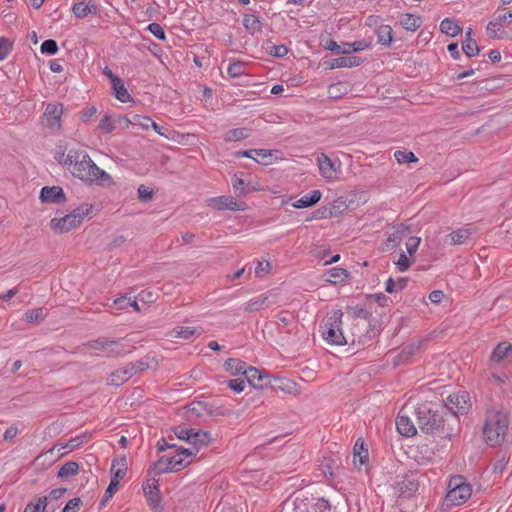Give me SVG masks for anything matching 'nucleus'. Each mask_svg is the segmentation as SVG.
Here are the masks:
<instances>
[{
  "mask_svg": "<svg viewBox=\"0 0 512 512\" xmlns=\"http://www.w3.org/2000/svg\"><path fill=\"white\" fill-rule=\"evenodd\" d=\"M58 161L65 166L72 167L73 176L86 183L99 186L113 183L112 177L100 169L85 151L70 150L66 156L62 153Z\"/></svg>",
  "mask_w": 512,
  "mask_h": 512,
  "instance_id": "f257e3e1",
  "label": "nucleus"
},
{
  "mask_svg": "<svg viewBox=\"0 0 512 512\" xmlns=\"http://www.w3.org/2000/svg\"><path fill=\"white\" fill-rule=\"evenodd\" d=\"M509 427V416L506 410L491 408L486 412L483 435L486 443L492 447L505 440Z\"/></svg>",
  "mask_w": 512,
  "mask_h": 512,
  "instance_id": "f03ea898",
  "label": "nucleus"
},
{
  "mask_svg": "<svg viewBox=\"0 0 512 512\" xmlns=\"http://www.w3.org/2000/svg\"><path fill=\"white\" fill-rule=\"evenodd\" d=\"M416 422L419 429L426 434H434L440 432L443 437L450 438L453 435L452 428H445V419L437 410L432 409L428 404H421L415 409Z\"/></svg>",
  "mask_w": 512,
  "mask_h": 512,
  "instance_id": "7ed1b4c3",
  "label": "nucleus"
},
{
  "mask_svg": "<svg viewBox=\"0 0 512 512\" xmlns=\"http://www.w3.org/2000/svg\"><path fill=\"white\" fill-rule=\"evenodd\" d=\"M175 454L170 456H162L156 463H154L151 472L154 475H160L168 472H176L188 466L191 461L188 458L195 455V452L176 446Z\"/></svg>",
  "mask_w": 512,
  "mask_h": 512,
  "instance_id": "20e7f679",
  "label": "nucleus"
},
{
  "mask_svg": "<svg viewBox=\"0 0 512 512\" xmlns=\"http://www.w3.org/2000/svg\"><path fill=\"white\" fill-rule=\"evenodd\" d=\"M449 491L445 496L443 507L450 509L465 503L472 494L471 486L462 476L456 475L451 477L448 483Z\"/></svg>",
  "mask_w": 512,
  "mask_h": 512,
  "instance_id": "39448f33",
  "label": "nucleus"
},
{
  "mask_svg": "<svg viewBox=\"0 0 512 512\" xmlns=\"http://www.w3.org/2000/svg\"><path fill=\"white\" fill-rule=\"evenodd\" d=\"M92 209L93 206L91 204L80 205L64 217L51 219L50 227L55 233H67L78 227L83 221L84 216L89 215Z\"/></svg>",
  "mask_w": 512,
  "mask_h": 512,
  "instance_id": "423d86ee",
  "label": "nucleus"
},
{
  "mask_svg": "<svg viewBox=\"0 0 512 512\" xmlns=\"http://www.w3.org/2000/svg\"><path fill=\"white\" fill-rule=\"evenodd\" d=\"M343 312L341 310L333 311L329 315L322 328L323 338L330 344L333 345H345L347 340L343 335L341 324H342Z\"/></svg>",
  "mask_w": 512,
  "mask_h": 512,
  "instance_id": "0eeeda50",
  "label": "nucleus"
},
{
  "mask_svg": "<svg viewBox=\"0 0 512 512\" xmlns=\"http://www.w3.org/2000/svg\"><path fill=\"white\" fill-rule=\"evenodd\" d=\"M292 505V512H334L329 502L324 498L297 496Z\"/></svg>",
  "mask_w": 512,
  "mask_h": 512,
  "instance_id": "6e6552de",
  "label": "nucleus"
},
{
  "mask_svg": "<svg viewBox=\"0 0 512 512\" xmlns=\"http://www.w3.org/2000/svg\"><path fill=\"white\" fill-rule=\"evenodd\" d=\"M446 407L452 412L447 419L456 421L457 414H466L471 407L469 393L461 391L450 395L447 398Z\"/></svg>",
  "mask_w": 512,
  "mask_h": 512,
  "instance_id": "1a4fd4ad",
  "label": "nucleus"
},
{
  "mask_svg": "<svg viewBox=\"0 0 512 512\" xmlns=\"http://www.w3.org/2000/svg\"><path fill=\"white\" fill-rule=\"evenodd\" d=\"M87 346L90 349L106 353L108 357H116L126 353L124 345L120 340L97 339L90 341Z\"/></svg>",
  "mask_w": 512,
  "mask_h": 512,
  "instance_id": "9d476101",
  "label": "nucleus"
},
{
  "mask_svg": "<svg viewBox=\"0 0 512 512\" xmlns=\"http://www.w3.org/2000/svg\"><path fill=\"white\" fill-rule=\"evenodd\" d=\"M63 114V105L61 103H49L44 111L46 126L53 132L61 129V116Z\"/></svg>",
  "mask_w": 512,
  "mask_h": 512,
  "instance_id": "9b49d317",
  "label": "nucleus"
},
{
  "mask_svg": "<svg viewBox=\"0 0 512 512\" xmlns=\"http://www.w3.org/2000/svg\"><path fill=\"white\" fill-rule=\"evenodd\" d=\"M143 491L145 497L147 499L148 505L155 512H161V496L158 488V480L155 478L147 480V482L143 485Z\"/></svg>",
  "mask_w": 512,
  "mask_h": 512,
  "instance_id": "f8f14e48",
  "label": "nucleus"
},
{
  "mask_svg": "<svg viewBox=\"0 0 512 512\" xmlns=\"http://www.w3.org/2000/svg\"><path fill=\"white\" fill-rule=\"evenodd\" d=\"M207 206L216 208L219 210H232V211L244 210L246 208V205L244 202L236 201L231 196H219V197L209 198L207 200Z\"/></svg>",
  "mask_w": 512,
  "mask_h": 512,
  "instance_id": "ddd939ff",
  "label": "nucleus"
},
{
  "mask_svg": "<svg viewBox=\"0 0 512 512\" xmlns=\"http://www.w3.org/2000/svg\"><path fill=\"white\" fill-rule=\"evenodd\" d=\"M396 427L398 432L406 437L414 436L417 433V428L414 422L405 414L403 409L397 416Z\"/></svg>",
  "mask_w": 512,
  "mask_h": 512,
  "instance_id": "4468645a",
  "label": "nucleus"
},
{
  "mask_svg": "<svg viewBox=\"0 0 512 512\" xmlns=\"http://www.w3.org/2000/svg\"><path fill=\"white\" fill-rule=\"evenodd\" d=\"M237 157H247L256 160L258 163L268 165L272 161V150L250 149L236 152Z\"/></svg>",
  "mask_w": 512,
  "mask_h": 512,
  "instance_id": "2eb2a0df",
  "label": "nucleus"
},
{
  "mask_svg": "<svg viewBox=\"0 0 512 512\" xmlns=\"http://www.w3.org/2000/svg\"><path fill=\"white\" fill-rule=\"evenodd\" d=\"M40 199L44 203H61L65 201V194L59 186H46L41 189Z\"/></svg>",
  "mask_w": 512,
  "mask_h": 512,
  "instance_id": "dca6fc26",
  "label": "nucleus"
},
{
  "mask_svg": "<svg viewBox=\"0 0 512 512\" xmlns=\"http://www.w3.org/2000/svg\"><path fill=\"white\" fill-rule=\"evenodd\" d=\"M133 376V367L126 364L124 367L113 371L107 378V383L112 386H120Z\"/></svg>",
  "mask_w": 512,
  "mask_h": 512,
  "instance_id": "f3484780",
  "label": "nucleus"
},
{
  "mask_svg": "<svg viewBox=\"0 0 512 512\" xmlns=\"http://www.w3.org/2000/svg\"><path fill=\"white\" fill-rule=\"evenodd\" d=\"M410 233V230L407 226L399 225L396 227H393L392 232L388 234L387 241H386V247L387 250H392L396 248L403 238H405Z\"/></svg>",
  "mask_w": 512,
  "mask_h": 512,
  "instance_id": "a211bd4d",
  "label": "nucleus"
},
{
  "mask_svg": "<svg viewBox=\"0 0 512 512\" xmlns=\"http://www.w3.org/2000/svg\"><path fill=\"white\" fill-rule=\"evenodd\" d=\"M399 23L406 31L415 32L422 25V18L413 13H404L400 15Z\"/></svg>",
  "mask_w": 512,
  "mask_h": 512,
  "instance_id": "6ab92c4d",
  "label": "nucleus"
},
{
  "mask_svg": "<svg viewBox=\"0 0 512 512\" xmlns=\"http://www.w3.org/2000/svg\"><path fill=\"white\" fill-rule=\"evenodd\" d=\"M317 161L321 175L325 179H333L336 173L334 162L323 153L318 156Z\"/></svg>",
  "mask_w": 512,
  "mask_h": 512,
  "instance_id": "aec40b11",
  "label": "nucleus"
},
{
  "mask_svg": "<svg viewBox=\"0 0 512 512\" xmlns=\"http://www.w3.org/2000/svg\"><path fill=\"white\" fill-rule=\"evenodd\" d=\"M244 376L246 380L255 388H262L264 386V379L267 378V375L258 370L255 367L247 366Z\"/></svg>",
  "mask_w": 512,
  "mask_h": 512,
  "instance_id": "412c9836",
  "label": "nucleus"
},
{
  "mask_svg": "<svg viewBox=\"0 0 512 512\" xmlns=\"http://www.w3.org/2000/svg\"><path fill=\"white\" fill-rule=\"evenodd\" d=\"M473 231L470 228H460L455 231H452L447 235L449 239V243L451 245H462L467 242L468 239L472 236Z\"/></svg>",
  "mask_w": 512,
  "mask_h": 512,
  "instance_id": "4be33fe9",
  "label": "nucleus"
},
{
  "mask_svg": "<svg viewBox=\"0 0 512 512\" xmlns=\"http://www.w3.org/2000/svg\"><path fill=\"white\" fill-rule=\"evenodd\" d=\"M419 488V483L411 477H406L398 483V492L402 497L412 496Z\"/></svg>",
  "mask_w": 512,
  "mask_h": 512,
  "instance_id": "5701e85b",
  "label": "nucleus"
},
{
  "mask_svg": "<svg viewBox=\"0 0 512 512\" xmlns=\"http://www.w3.org/2000/svg\"><path fill=\"white\" fill-rule=\"evenodd\" d=\"M210 440H211V437L208 432L203 431V430L196 431L195 429H193L188 443L192 444L195 447V450H193V451L196 453L200 447L208 445Z\"/></svg>",
  "mask_w": 512,
  "mask_h": 512,
  "instance_id": "b1692460",
  "label": "nucleus"
},
{
  "mask_svg": "<svg viewBox=\"0 0 512 512\" xmlns=\"http://www.w3.org/2000/svg\"><path fill=\"white\" fill-rule=\"evenodd\" d=\"M243 26L251 35L261 32L262 30L261 20L254 14H244Z\"/></svg>",
  "mask_w": 512,
  "mask_h": 512,
  "instance_id": "393cba45",
  "label": "nucleus"
},
{
  "mask_svg": "<svg viewBox=\"0 0 512 512\" xmlns=\"http://www.w3.org/2000/svg\"><path fill=\"white\" fill-rule=\"evenodd\" d=\"M224 367L231 375L237 376L244 375L247 364L242 360L230 358L225 361Z\"/></svg>",
  "mask_w": 512,
  "mask_h": 512,
  "instance_id": "a878e982",
  "label": "nucleus"
},
{
  "mask_svg": "<svg viewBox=\"0 0 512 512\" xmlns=\"http://www.w3.org/2000/svg\"><path fill=\"white\" fill-rule=\"evenodd\" d=\"M321 192L319 190H313L309 195L301 197L299 200L293 203L295 208H307L316 204L321 199Z\"/></svg>",
  "mask_w": 512,
  "mask_h": 512,
  "instance_id": "bb28decb",
  "label": "nucleus"
},
{
  "mask_svg": "<svg viewBox=\"0 0 512 512\" xmlns=\"http://www.w3.org/2000/svg\"><path fill=\"white\" fill-rule=\"evenodd\" d=\"M463 52L468 56L472 57L478 54L479 48L476 41L472 38V29L468 28L465 32V40L462 45Z\"/></svg>",
  "mask_w": 512,
  "mask_h": 512,
  "instance_id": "cd10ccee",
  "label": "nucleus"
},
{
  "mask_svg": "<svg viewBox=\"0 0 512 512\" xmlns=\"http://www.w3.org/2000/svg\"><path fill=\"white\" fill-rule=\"evenodd\" d=\"M440 31L450 37H455L461 31L458 22L450 18H445L439 25Z\"/></svg>",
  "mask_w": 512,
  "mask_h": 512,
  "instance_id": "c85d7f7f",
  "label": "nucleus"
},
{
  "mask_svg": "<svg viewBox=\"0 0 512 512\" xmlns=\"http://www.w3.org/2000/svg\"><path fill=\"white\" fill-rule=\"evenodd\" d=\"M269 300L268 294H262L250 299L244 307L246 312H255L261 310Z\"/></svg>",
  "mask_w": 512,
  "mask_h": 512,
  "instance_id": "c756f323",
  "label": "nucleus"
},
{
  "mask_svg": "<svg viewBox=\"0 0 512 512\" xmlns=\"http://www.w3.org/2000/svg\"><path fill=\"white\" fill-rule=\"evenodd\" d=\"M510 352L512 353L511 344L507 342L499 343L492 352L491 360L498 363L507 357Z\"/></svg>",
  "mask_w": 512,
  "mask_h": 512,
  "instance_id": "7c9ffc66",
  "label": "nucleus"
},
{
  "mask_svg": "<svg viewBox=\"0 0 512 512\" xmlns=\"http://www.w3.org/2000/svg\"><path fill=\"white\" fill-rule=\"evenodd\" d=\"M79 471V464L74 461H69L63 464L57 473V477L60 479H67L76 475Z\"/></svg>",
  "mask_w": 512,
  "mask_h": 512,
  "instance_id": "2f4dec72",
  "label": "nucleus"
},
{
  "mask_svg": "<svg viewBox=\"0 0 512 512\" xmlns=\"http://www.w3.org/2000/svg\"><path fill=\"white\" fill-rule=\"evenodd\" d=\"M392 33L393 30L390 25H380L376 30L378 42L382 45L389 46L393 39Z\"/></svg>",
  "mask_w": 512,
  "mask_h": 512,
  "instance_id": "473e14b6",
  "label": "nucleus"
},
{
  "mask_svg": "<svg viewBox=\"0 0 512 512\" xmlns=\"http://www.w3.org/2000/svg\"><path fill=\"white\" fill-rule=\"evenodd\" d=\"M250 136V130L248 128H234L226 132L224 140L226 142L240 141Z\"/></svg>",
  "mask_w": 512,
  "mask_h": 512,
  "instance_id": "72a5a7b5",
  "label": "nucleus"
},
{
  "mask_svg": "<svg viewBox=\"0 0 512 512\" xmlns=\"http://www.w3.org/2000/svg\"><path fill=\"white\" fill-rule=\"evenodd\" d=\"M112 87L114 90L115 97L121 102H127L130 99V95L124 86L123 81L120 78L113 79Z\"/></svg>",
  "mask_w": 512,
  "mask_h": 512,
  "instance_id": "f704fd0d",
  "label": "nucleus"
},
{
  "mask_svg": "<svg viewBox=\"0 0 512 512\" xmlns=\"http://www.w3.org/2000/svg\"><path fill=\"white\" fill-rule=\"evenodd\" d=\"M419 350L418 344H409L405 346L402 351L395 357L394 364L398 365L406 362L411 356H413Z\"/></svg>",
  "mask_w": 512,
  "mask_h": 512,
  "instance_id": "c9c22d12",
  "label": "nucleus"
},
{
  "mask_svg": "<svg viewBox=\"0 0 512 512\" xmlns=\"http://www.w3.org/2000/svg\"><path fill=\"white\" fill-rule=\"evenodd\" d=\"M329 276L330 277L327 281L331 284H337L345 281L348 278L349 273L343 268L335 267L329 270Z\"/></svg>",
  "mask_w": 512,
  "mask_h": 512,
  "instance_id": "e433bc0d",
  "label": "nucleus"
},
{
  "mask_svg": "<svg viewBox=\"0 0 512 512\" xmlns=\"http://www.w3.org/2000/svg\"><path fill=\"white\" fill-rule=\"evenodd\" d=\"M92 8H94L93 4L80 1L72 6V12L77 18H84L91 13Z\"/></svg>",
  "mask_w": 512,
  "mask_h": 512,
  "instance_id": "4c0bfd02",
  "label": "nucleus"
},
{
  "mask_svg": "<svg viewBox=\"0 0 512 512\" xmlns=\"http://www.w3.org/2000/svg\"><path fill=\"white\" fill-rule=\"evenodd\" d=\"M172 333L175 338L189 339L196 334L200 335L201 332L197 328L181 326L173 329Z\"/></svg>",
  "mask_w": 512,
  "mask_h": 512,
  "instance_id": "58836bf2",
  "label": "nucleus"
},
{
  "mask_svg": "<svg viewBox=\"0 0 512 512\" xmlns=\"http://www.w3.org/2000/svg\"><path fill=\"white\" fill-rule=\"evenodd\" d=\"M116 118L105 114L98 124V130L102 133H111L115 129Z\"/></svg>",
  "mask_w": 512,
  "mask_h": 512,
  "instance_id": "ea45409f",
  "label": "nucleus"
},
{
  "mask_svg": "<svg viewBox=\"0 0 512 512\" xmlns=\"http://www.w3.org/2000/svg\"><path fill=\"white\" fill-rule=\"evenodd\" d=\"M88 437L89 435L87 433H83L81 435L72 437L68 440L66 444H61V447L60 449H58V451H60L61 449H69L72 451L81 446L84 442H86Z\"/></svg>",
  "mask_w": 512,
  "mask_h": 512,
  "instance_id": "a19ab883",
  "label": "nucleus"
},
{
  "mask_svg": "<svg viewBox=\"0 0 512 512\" xmlns=\"http://www.w3.org/2000/svg\"><path fill=\"white\" fill-rule=\"evenodd\" d=\"M407 285L406 278H399L397 281H394L392 278H389L385 284V291L388 293H394L403 290Z\"/></svg>",
  "mask_w": 512,
  "mask_h": 512,
  "instance_id": "79ce46f5",
  "label": "nucleus"
},
{
  "mask_svg": "<svg viewBox=\"0 0 512 512\" xmlns=\"http://www.w3.org/2000/svg\"><path fill=\"white\" fill-rule=\"evenodd\" d=\"M394 157L399 164L413 163L418 161V158L415 156L413 152L406 150L396 151L394 153Z\"/></svg>",
  "mask_w": 512,
  "mask_h": 512,
  "instance_id": "37998d69",
  "label": "nucleus"
},
{
  "mask_svg": "<svg viewBox=\"0 0 512 512\" xmlns=\"http://www.w3.org/2000/svg\"><path fill=\"white\" fill-rule=\"evenodd\" d=\"M357 459L361 465L365 464L368 460V450L364 448L363 442L359 443V440L355 443L354 446V462Z\"/></svg>",
  "mask_w": 512,
  "mask_h": 512,
  "instance_id": "c03bdc74",
  "label": "nucleus"
},
{
  "mask_svg": "<svg viewBox=\"0 0 512 512\" xmlns=\"http://www.w3.org/2000/svg\"><path fill=\"white\" fill-rule=\"evenodd\" d=\"M412 263H414V259H411V256L408 257L405 253H401L398 260L394 261V264L400 272L407 271Z\"/></svg>",
  "mask_w": 512,
  "mask_h": 512,
  "instance_id": "a18cd8bd",
  "label": "nucleus"
},
{
  "mask_svg": "<svg viewBox=\"0 0 512 512\" xmlns=\"http://www.w3.org/2000/svg\"><path fill=\"white\" fill-rule=\"evenodd\" d=\"M47 497L38 498L36 504H28L24 512H44L47 506Z\"/></svg>",
  "mask_w": 512,
  "mask_h": 512,
  "instance_id": "49530a36",
  "label": "nucleus"
},
{
  "mask_svg": "<svg viewBox=\"0 0 512 512\" xmlns=\"http://www.w3.org/2000/svg\"><path fill=\"white\" fill-rule=\"evenodd\" d=\"M41 53L53 55L58 51L57 42L53 39L45 40L40 47Z\"/></svg>",
  "mask_w": 512,
  "mask_h": 512,
  "instance_id": "de8ad7c7",
  "label": "nucleus"
},
{
  "mask_svg": "<svg viewBox=\"0 0 512 512\" xmlns=\"http://www.w3.org/2000/svg\"><path fill=\"white\" fill-rule=\"evenodd\" d=\"M118 486L119 485H117V480L111 479L107 489L105 490L104 496L101 501V505H104L107 501H109L113 497V495L118 490Z\"/></svg>",
  "mask_w": 512,
  "mask_h": 512,
  "instance_id": "09e8293b",
  "label": "nucleus"
},
{
  "mask_svg": "<svg viewBox=\"0 0 512 512\" xmlns=\"http://www.w3.org/2000/svg\"><path fill=\"white\" fill-rule=\"evenodd\" d=\"M12 50V42L4 37L0 38V61H3Z\"/></svg>",
  "mask_w": 512,
  "mask_h": 512,
  "instance_id": "8fccbe9b",
  "label": "nucleus"
},
{
  "mask_svg": "<svg viewBox=\"0 0 512 512\" xmlns=\"http://www.w3.org/2000/svg\"><path fill=\"white\" fill-rule=\"evenodd\" d=\"M486 32L490 38H500V33L502 32L501 23L489 22L486 27Z\"/></svg>",
  "mask_w": 512,
  "mask_h": 512,
  "instance_id": "3c124183",
  "label": "nucleus"
},
{
  "mask_svg": "<svg viewBox=\"0 0 512 512\" xmlns=\"http://www.w3.org/2000/svg\"><path fill=\"white\" fill-rule=\"evenodd\" d=\"M26 321L29 323L37 322L44 318V313L42 308H36L29 310L25 313Z\"/></svg>",
  "mask_w": 512,
  "mask_h": 512,
  "instance_id": "603ef678",
  "label": "nucleus"
},
{
  "mask_svg": "<svg viewBox=\"0 0 512 512\" xmlns=\"http://www.w3.org/2000/svg\"><path fill=\"white\" fill-rule=\"evenodd\" d=\"M147 30L159 40H164L166 38L165 32L159 23H150Z\"/></svg>",
  "mask_w": 512,
  "mask_h": 512,
  "instance_id": "864d4df0",
  "label": "nucleus"
},
{
  "mask_svg": "<svg viewBox=\"0 0 512 512\" xmlns=\"http://www.w3.org/2000/svg\"><path fill=\"white\" fill-rule=\"evenodd\" d=\"M192 431L193 429L187 428L185 426H177L174 428L175 435L179 439L185 440L186 442H189Z\"/></svg>",
  "mask_w": 512,
  "mask_h": 512,
  "instance_id": "5fc2aeb1",
  "label": "nucleus"
},
{
  "mask_svg": "<svg viewBox=\"0 0 512 512\" xmlns=\"http://www.w3.org/2000/svg\"><path fill=\"white\" fill-rule=\"evenodd\" d=\"M226 73L230 78H238L247 74L244 66H227Z\"/></svg>",
  "mask_w": 512,
  "mask_h": 512,
  "instance_id": "6e6d98bb",
  "label": "nucleus"
},
{
  "mask_svg": "<svg viewBox=\"0 0 512 512\" xmlns=\"http://www.w3.org/2000/svg\"><path fill=\"white\" fill-rule=\"evenodd\" d=\"M420 242H421V238H419V237H410L408 239V241L406 242V249L411 257L417 251Z\"/></svg>",
  "mask_w": 512,
  "mask_h": 512,
  "instance_id": "4d7b16f0",
  "label": "nucleus"
},
{
  "mask_svg": "<svg viewBox=\"0 0 512 512\" xmlns=\"http://www.w3.org/2000/svg\"><path fill=\"white\" fill-rule=\"evenodd\" d=\"M97 113V108L95 106H88L83 109L80 113V118L83 122H89Z\"/></svg>",
  "mask_w": 512,
  "mask_h": 512,
  "instance_id": "13d9d810",
  "label": "nucleus"
},
{
  "mask_svg": "<svg viewBox=\"0 0 512 512\" xmlns=\"http://www.w3.org/2000/svg\"><path fill=\"white\" fill-rule=\"evenodd\" d=\"M152 119L146 116L134 115L133 124L141 126L143 129H149Z\"/></svg>",
  "mask_w": 512,
  "mask_h": 512,
  "instance_id": "bf43d9fd",
  "label": "nucleus"
},
{
  "mask_svg": "<svg viewBox=\"0 0 512 512\" xmlns=\"http://www.w3.org/2000/svg\"><path fill=\"white\" fill-rule=\"evenodd\" d=\"M138 197L141 201H144V202L150 201L153 197V191L150 190L145 185H140L138 187Z\"/></svg>",
  "mask_w": 512,
  "mask_h": 512,
  "instance_id": "052dcab7",
  "label": "nucleus"
},
{
  "mask_svg": "<svg viewBox=\"0 0 512 512\" xmlns=\"http://www.w3.org/2000/svg\"><path fill=\"white\" fill-rule=\"evenodd\" d=\"M232 186L238 196L244 195L246 193L245 188H244V181H243V179L239 178L237 175H234V177L232 179Z\"/></svg>",
  "mask_w": 512,
  "mask_h": 512,
  "instance_id": "680f3d73",
  "label": "nucleus"
},
{
  "mask_svg": "<svg viewBox=\"0 0 512 512\" xmlns=\"http://www.w3.org/2000/svg\"><path fill=\"white\" fill-rule=\"evenodd\" d=\"M245 386V381L242 379H233L228 381V387L237 393L244 391Z\"/></svg>",
  "mask_w": 512,
  "mask_h": 512,
  "instance_id": "e2e57ef3",
  "label": "nucleus"
},
{
  "mask_svg": "<svg viewBox=\"0 0 512 512\" xmlns=\"http://www.w3.org/2000/svg\"><path fill=\"white\" fill-rule=\"evenodd\" d=\"M81 502L82 501L80 498H73V499L69 500L67 502V504L65 505V507L63 508L62 512H77L80 507Z\"/></svg>",
  "mask_w": 512,
  "mask_h": 512,
  "instance_id": "0e129e2a",
  "label": "nucleus"
},
{
  "mask_svg": "<svg viewBox=\"0 0 512 512\" xmlns=\"http://www.w3.org/2000/svg\"><path fill=\"white\" fill-rule=\"evenodd\" d=\"M129 366L133 367V375L143 372L148 369L149 365L146 361L138 360L136 362L128 363Z\"/></svg>",
  "mask_w": 512,
  "mask_h": 512,
  "instance_id": "69168bd1",
  "label": "nucleus"
},
{
  "mask_svg": "<svg viewBox=\"0 0 512 512\" xmlns=\"http://www.w3.org/2000/svg\"><path fill=\"white\" fill-rule=\"evenodd\" d=\"M176 444H173V443H170L167 439L165 438H161L158 442H157V449L159 452H163L165 451L166 449H174L176 448Z\"/></svg>",
  "mask_w": 512,
  "mask_h": 512,
  "instance_id": "338daca9",
  "label": "nucleus"
},
{
  "mask_svg": "<svg viewBox=\"0 0 512 512\" xmlns=\"http://www.w3.org/2000/svg\"><path fill=\"white\" fill-rule=\"evenodd\" d=\"M288 53V49L284 45L274 46L271 50V54L275 57L281 58L284 57Z\"/></svg>",
  "mask_w": 512,
  "mask_h": 512,
  "instance_id": "774afa93",
  "label": "nucleus"
}]
</instances>
